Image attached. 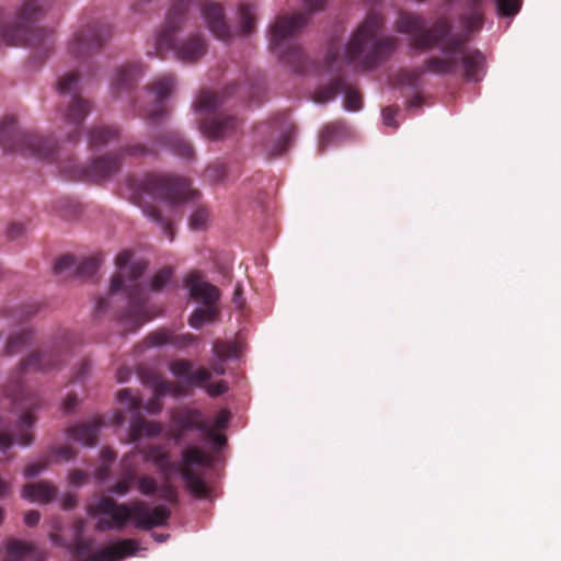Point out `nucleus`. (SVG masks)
Wrapping results in <instances>:
<instances>
[{"mask_svg":"<svg viewBox=\"0 0 561 561\" xmlns=\"http://www.w3.org/2000/svg\"><path fill=\"white\" fill-rule=\"evenodd\" d=\"M175 84V78L171 75H164L153 80L147 87V93L152 99V104L144 107L140 116L150 122H158L167 114L164 101L171 94Z\"/></svg>","mask_w":561,"mask_h":561,"instance_id":"nucleus-18","label":"nucleus"},{"mask_svg":"<svg viewBox=\"0 0 561 561\" xmlns=\"http://www.w3.org/2000/svg\"><path fill=\"white\" fill-rule=\"evenodd\" d=\"M35 547L26 541L11 539L7 543L8 561H36Z\"/></svg>","mask_w":561,"mask_h":561,"instance_id":"nucleus-28","label":"nucleus"},{"mask_svg":"<svg viewBox=\"0 0 561 561\" xmlns=\"http://www.w3.org/2000/svg\"><path fill=\"white\" fill-rule=\"evenodd\" d=\"M340 133V125L339 124H329L327 125L321 133V145H327L330 141H332L333 137Z\"/></svg>","mask_w":561,"mask_h":561,"instance_id":"nucleus-56","label":"nucleus"},{"mask_svg":"<svg viewBox=\"0 0 561 561\" xmlns=\"http://www.w3.org/2000/svg\"><path fill=\"white\" fill-rule=\"evenodd\" d=\"M79 72L70 71L57 82V90L62 96L60 114L66 124V136L69 141L79 139L81 126L91 112V103L78 94Z\"/></svg>","mask_w":561,"mask_h":561,"instance_id":"nucleus-12","label":"nucleus"},{"mask_svg":"<svg viewBox=\"0 0 561 561\" xmlns=\"http://www.w3.org/2000/svg\"><path fill=\"white\" fill-rule=\"evenodd\" d=\"M145 381L153 389V393L158 394V397L167 394L180 397L183 394L181 386L157 374H149Z\"/></svg>","mask_w":561,"mask_h":561,"instance_id":"nucleus-30","label":"nucleus"},{"mask_svg":"<svg viewBox=\"0 0 561 561\" xmlns=\"http://www.w3.org/2000/svg\"><path fill=\"white\" fill-rule=\"evenodd\" d=\"M230 421V412L227 410L219 411L214 417V430H224Z\"/></svg>","mask_w":561,"mask_h":561,"instance_id":"nucleus-62","label":"nucleus"},{"mask_svg":"<svg viewBox=\"0 0 561 561\" xmlns=\"http://www.w3.org/2000/svg\"><path fill=\"white\" fill-rule=\"evenodd\" d=\"M289 130H283L278 138L273 142V145L267 147L268 154L272 157L282 154L289 144Z\"/></svg>","mask_w":561,"mask_h":561,"instance_id":"nucleus-49","label":"nucleus"},{"mask_svg":"<svg viewBox=\"0 0 561 561\" xmlns=\"http://www.w3.org/2000/svg\"><path fill=\"white\" fill-rule=\"evenodd\" d=\"M172 334L173 332L168 329L153 331L147 335L145 344L149 347H157L167 344L172 345Z\"/></svg>","mask_w":561,"mask_h":561,"instance_id":"nucleus-38","label":"nucleus"},{"mask_svg":"<svg viewBox=\"0 0 561 561\" xmlns=\"http://www.w3.org/2000/svg\"><path fill=\"white\" fill-rule=\"evenodd\" d=\"M79 403L78 397L76 393H68L66 399L61 404V409L64 413H72Z\"/></svg>","mask_w":561,"mask_h":561,"instance_id":"nucleus-63","label":"nucleus"},{"mask_svg":"<svg viewBox=\"0 0 561 561\" xmlns=\"http://www.w3.org/2000/svg\"><path fill=\"white\" fill-rule=\"evenodd\" d=\"M138 186L149 195L172 203L192 199L197 195L187 180L169 174L148 173L139 181Z\"/></svg>","mask_w":561,"mask_h":561,"instance_id":"nucleus-14","label":"nucleus"},{"mask_svg":"<svg viewBox=\"0 0 561 561\" xmlns=\"http://www.w3.org/2000/svg\"><path fill=\"white\" fill-rule=\"evenodd\" d=\"M146 268L147 264L145 262H136L128 267V284H125L121 273L115 274L111 280L110 296L122 290L127 294L128 305L119 317V321L127 331H136L144 323L153 319V316L149 313L146 306L147 298L144 287L137 282Z\"/></svg>","mask_w":561,"mask_h":561,"instance_id":"nucleus-11","label":"nucleus"},{"mask_svg":"<svg viewBox=\"0 0 561 561\" xmlns=\"http://www.w3.org/2000/svg\"><path fill=\"white\" fill-rule=\"evenodd\" d=\"M309 19V13L297 12L278 16L270 27L272 51L297 73L307 71V57L301 47L293 43Z\"/></svg>","mask_w":561,"mask_h":561,"instance_id":"nucleus-10","label":"nucleus"},{"mask_svg":"<svg viewBox=\"0 0 561 561\" xmlns=\"http://www.w3.org/2000/svg\"><path fill=\"white\" fill-rule=\"evenodd\" d=\"M204 176L206 180L210 182H220L226 176V168L220 162L211 163L207 167V169L204 172Z\"/></svg>","mask_w":561,"mask_h":561,"instance_id":"nucleus-51","label":"nucleus"},{"mask_svg":"<svg viewBox=\"0 0 561 561\" xmlns=\"http://www.w3.org/2000/svg\"><path fill=\"white\" fill-rule=\"evenodd\" d=\"M218 316L216 306H205V308H197L188 319V324L194 329L202 328L207 322H213Z\"/></svg>","mask_w":561,"mask_h":561,"instance_id":"nucleus-34","label":"nucleus"},{"mask_svg":"<svg viewBox=\"0 0 561 561\" xmlns=\"http://www.w3.org/2000/svg\"><path fill=\"white\" fill-rule=\"evenodd\" d=\"M385 18L370 11L352 34L345 58L350 65L362 70H371L386 61L396 50L397 38L382 34Z\"/></svg>","mask_w":561,"mask_h":561,"instance_id":"nucleus-3","label":"nucleus"},{"mask_svg":"<svg viewBox=\"0 0 561 561\" xmlns=\"http://www.w3.org/2000/svg\"><path fill=\"white\" fill-rule=\"evenodd\" d=\"M136 481V473L134 469H129L125 472L123 479H121L117 483H115L111 489L110 492L118 494V495H125L129 492L131 485Z\"/></svg>","mask_w":561,"mask_h":561,"instance_id":"nucleus-40","label":"nucleus"},{"mask_svg":"<svg viewBox=\"0 0 561 561\" xmlns=\"http://www.w3.org/2000/svg\"><path fill=\"white\" fill-rule=\"evenodd\" d=\"M242 119L228 114H213L202 119L201 131L208 138L221 139L237 134Z\"/></svg>","mask_w":561,"mask_h":561,"instance_id":"nucleus-19","label":"nucleus"},{"mask_svg":"<svg viewBox=\"0 0 561 561\" xmlns=\"http://www.w3.org/2000/svg\"><path fill=\"white\" fill-rule=\"evenodd\" d=\"M213 352L216 358L220 359V362H225L238 356V346L236 343H227L218 340L213 344Z\"/></svg>","mask_w":561,"mask_h":561,"instance_id":"nucleus-37","label":"nucleus"},{"mask_svg":"<svg viewBox=\"0 0 561 561\" xmlns=\"http://www.w3.org/2000/svg\"><path fill=\"white\" fill-rule=\"evenodd\" d=\"M399 33L411 36L412 46L427 50L439 47L444 57L433 56L425 60L417 75L432 72L435 75H454L460 71L467 81L479 82L485 73V57L479 49H468L467 34L450 35L451 23L445 18H438L432 27H426V21L416 13L401 12L396 22Z\"/></svg>","mask_w":561,"mask_h":561,"instance_id":"nucleus-1","label":"nucleus"},{"mask_svg":"<svg viewBox=\"0 0 561 561\" xmlns=\"http://www.w3.org/2000/svg\"><path fill=\"white\" fill-rule=\"evenodd\" d=\"M146 215L151 218L153 221L161 225L164 233L170 238V240H173V232H172V225L171 222L164 220L161 211L154 207L147 208L145 210Z\"/></svg>","mask_w":561,"mask_h":561,"instance_id":"nucleus-50","label":"nucleus"},{"mask_svg":"<svg viewBox=\"0 0 561 561\" xmlns=\"http://www.w3.org/2000/svg\"><path fill=\"white\" fill-rule=\"evenodd\" d=\"M497 13L503 16H514L520 9V0H495Z\"/></svg>","mask_w":561,"mask_h":561,"instance_id":"nucleus-45","label":"nucleus"},{"mask_svg":"<svg viewBox=\"0 0 561 561\" xmlns=\"http://www.w3.org/2000/svg\"><path fill=\"white\" fill-rule=\"evenodd\" d=\"M70 350V339L67 332L53 340L41 351L31 353L19 365V374L48 371L58 368L66 359Z\"/></svg>","mask_w":561,"mask_h":561,"instance_id":"nucleus-15","label":"nucleus"},{"mask_svg":"<svg viewBox=\"0 0 561 561\" xmlns=\"http://www.w3.org/2000/svg\"><path fill=\"white\" fill-rule=\"evenodd\" d=\"M184 282L191 297L205 306H215L220 298L219 289L196 272L190 273Z\"/></svg>","mask_w":561,"mask_h":561,"instance_id":"nucleus-22","label":"nucleus"},{"mask_svg":"<svg viewBox=\"0 0 561 561\" xmlns=\"http://www.w3.org/2000/svg\"><path fill=\"white\" fill-rule=\"evenodd\" d=\"M93 540L77 536L73 539L75 553L87 561H121L126 557L134 556L138 546L134 539H122L104 549L93 551Z\"/></svg>","mask_w":561,"mask_h":561,"instance_id":"nucleus-16","label":"nucleus"},{"mask_svg":"<svg viewBox=\"0 0 561 561\" xmlns=\"http://www.w3.org/2000/svg\"><path fill=\"white\" fill-rule=\"evenodd\" d=\"M47 457L50 459V462L68 461L76 457V450L71 446L51 448Z\"/></svg>","mask_w":561,"mask_h":561,"instance_id":"nucleus-47","label":"nucleus"},{"mask_svg":"<svg viewBox=\"0 0 561 561\" xmlns=\"http://www.w3.org/2000/svg\"><path fill=\"white\" fill-rule=\"evenodd\" d=\"M0 146L7 151L43 160L50 159L57 148L56 142L48 137L21 131L14 117H7L0 122Z\"/></svg>","mask_w":561,"mask_h":561,"instance_id":"nucleus-13","label":"nucleus"},{"mask_svg":"<svg viewBox=\"0 0 561 561\" xmlns=\"http://www.w3.org/2000/svg\"><path fill=\"white\" fill-rule=\"evenodd\" d=\"M169 368L175 377L184 379L191 386L203 387L211 377L210 371L205 367L193 371V363L188 359H175Z\"/></svg>","mask_w":561,"mask_h":561,"instance_id":"nucleus-23","label":"nucleus"},{"mask_svg":"<svg viewBox=\"0 0 561 561\" xmlns=\"http://www.w3.org/2000/svg\"><path fill=\"white\" fill-rule=\"evenodd\" d=\"M198 0H173L165 21L153 39V51L148 55L164 58L172 51L175 59L187 65L198 62L207 53L206 38L198 32L178 38V33L183 28L188 9Z\"/></svg>","mask_w":561,"mask_h":561,"instance_id":"nucleus-2","label":"nucleus"},{"mask_svg":"<svg viewBox=\"0 0 561 561\" xmlns=\"http://www.w3.org/2000/svg\"><path fill=\"white\" fill-rule=\"evenodd\" d=\"M159 497L171 504H176L179 494L176 488L171 483V479H163L161 486H158Z\"/></svg>","mask_w":561,"mask_h":561,"instance_id":"nucleus-43","label":"nucleus"},{"mask_svg":"<svg viewBox=\"0 0 561 561\" xmlns=\"http://www.w3.org/2000/svg\"><path fill=\"white\" fill-rule=\"evenodd\" d=\"M93 513L111 516V519L100 518L98 520L95 525L98 531L122 530L129 520H133L137 528L149 530L153 527L164 526L171 516V510L163 504L150 508L145 501L119 504L110 496L101 497L95 504Z\"/></svg>","mask_w":561,"mask_h":561,"instance_id":"nucleus-5","label":"nucleus"},{"mask_svg":"<svg viewBox=\"0 0 561 561\" xmlns=\"http://www.w3.org/2000/svg\"><path fill=\"white\" fill-rule=\"evenodd\" d=\"M147 461L161 473L162 479H172L180 474L187 491L195 497L204 499L208 495V488L204 479L193 470V466H203L207 462L205 451L195 446H188L181 453V461H173L170 453L161 446H151L140 450Z\"/></svg>","mask_w":561,"mask_h":561,"instance_id":"nucleus-8","label":"nucleus"},{"mask_svg":"<svg viewBox=\"0 0 561 561\" xmlns=\"http://www.w3.org/2000/svg\"><path fill=\"white\" fill-rule=\"evenodd\" d=\"M138 491L146 495L150 496L158 492V483L154 478L149 476H136V481Z\"/></svg>","mask_w":561,"mask_h":561,"instance_id":"nucleus-42","label":"nucleus"},{"mask_svg":"<svg viewBox=\"0 0 561 561\" xmlns=\"http://www.w3.org/2000/svg\"><path fill=\"white\" fill-rule=\"evenodd\" d=\"M208 218V211L205 208H199L193 213L190 218V226L192 229H203Z\"/></svg>","mask_w":561,"mask_h":561,"instance_id":"nucleus-55","label":"nucleus"},{"mask_svg":"<svg viewBox=\"0 0 561 561\" xmlns=\"http://www.w3.org/2000/svg\"><path fill=\"white\" fill-rule=\"evenodd\" d=\"M461 22L466 32L479 31L483 25V11L479 8L470 9L468 14L461 16Z\"/></svg>","mask_w":561,"mask_h":561,"instance_id":"nucleus-36","label":"nucleus"},{"mask_svg":"<svg viewBox=\"0 0 561 561\" xmlns=\"http://www.w3.org/2000/svg\"><path fill=\"white\" fill-rule=\"evenodd\" d=\"M22 495L31 502L49 503L56 497L57 489L47 481H41L25 485Z\"/></svg>","mask_w":561,"mask_h":561,"instance_id":"nucleus-27","label":"nucleus"},{"mask_svg":"<svg viewBox=\"0 0 561 561\" xmlns=\"http://www.w3.org/2000/svg\"><path fill=\"white\" fill-rule=\"evenodd\" d=\"M173 270L171 267H163L156 273L152 277L150 287L154 291L161 290L172 278Z\"/></svg>","mask_w":561,"mask_h":561,"instance_id":"nucleus-46","label":"nucleus"},{"mask_svg":"<svg viewBox=\"0 0 561 561\" xmlns=\"http://www.w3.org/2000/svg\"><path fill=\"white\" fill-rule=\"evenodd\" d=\"M76 260L71 255L61 256L54 265V272L57 275H61L66 272L72 273L76 272Z\"/></svg>","mask_w":561,"mask_h":561,"instance_id":"nucleus-52","label":"nucleus"},{"mask_svg":"<svg viewBox=\"0 0 561 561\" xmlns=\"http://www.w3.org/2000/svg\"><path fill=\"white\" fill-rule=\"evenodd\" d=\"M197 336L192 333L172 334V345L179 350H183L194 344Z\"/></svg>","mask_w":561,"mask_h":561,"instance_id":"nucleus-53","label":"nucleus"},{"mask_svg":"<svg viewBox=\"0 0 561 561\" xmlns=\"http://www.w3.org/2000/svg\"><path fill=\"white\" fill-rule=\"evenodd\" d=\"M340 59V51L337 48L330 47L328 50L325 57H324V68L327 71H331L334 67V65Z\"/></svg>","mask_w":561,"mask_h":561,"instance_id":"nucleus-61","label":"nucleus"},{"mask_svg":"<svg viewBox=\"0 0 561 561\" xmlns=\"http://www.w3.org/2000/svg\"><path fill=\"white\" fill-rule=\"evenodd\" d=\"M224 104V96L213 93L207 90L201 91L195 103L194 108L196 112H206L208 114L215 112Z\"/></svg>","mask_w":561,"mask_h":561,"instance_id":"nucleus-32","label":"nucleus"},{"mask_svg":"<svg viewBox=\"0 0 561 561\" xmlns=\"http://www.w3.org/2000/svg\"><path fill=\"white\" fill-rule=\"evenodd\" d=\"M100 260L98 257L84 259L76 267V273L82 277H92L99 270Z\"/></svg>","mask_w":561,"mask_h":561,"instance_id":"nucleus-41","label":"nucleus"},{"mask_svg":"<svg viewBox=\"0 0 561 561\" xmlns=\"http://www.w3.org/2000/svg\"><path fill=\"white\" fill-rule=\"evenodd\" d=\"M36 312V308L33 306H21L19 308L10 310L5 318L10 320L12 324H18L22 320L33 316Z\"/></svg>","mask_w":561,"mask_h":561,"instance_id":"nucleus-44","label":"nucleus"},{"mask_svg":"<svg viewBox=\"0 0 561 561\" xmlns=\"http://www.w3.org/2000/svg\"><path fill=\"white\" fill-rule=\"evenodd\" d=\"M197 430L203 433L207 430V421L203 420L202 412L197 410H185L172 416L171 436L179 443L186 432Z\"/></svg>","mask_w":561,"mask_h":561,"instance_id":"nucleus-21","label":"nucleus"},{"mask_svg":"<svg viewBox=\"0 0 561 561\" xmlns=\"http://www.w3.org/2000/svg\"><path fill=\"white\" fill-rule=\"evenodd\" d=\"M345 89V79L342 77L335 78L329 84L320 87L313 94L316 103H327L333 100L342 90Z\"/></svg>","mask_w":561,"mask_h":561,"instance_id":"nucleus-33","label":"nucleus"},{"mask_svg":"<svg viewBox=\"0 0 561 561\" xmlns=\"http://www.w3.org/2000/svg\"><path fill=\"white\" fill-rule=\"evenodd\" d=\"M7 396L10 398L13 411L18 414V423L11 428L10 422L0 416V450L7 451L14 439L21 446H28L34 440V435L28 432L36 423L34 412L39 408V398L22 385L20 380L9 387Z\"/></svg>","mask_w":561,"mask_h":561,"instance_id":"nucleus-9","label":"nucleus"},{"mask_svg":"<svg viewBox=\"0 0 561 561\" xmlns=\"http://www.w3.org/2000/svg\"><path fill=\"white\" fill-rule=\"evenodd\" d=\"M157 148H165L175 156L181 158L191 159L194 156L192 145L186 141L176 131H167L159 135L154 144L148 147L144 144L128 145L117 152L106 153L98 157L83 170L85 178L92 181H102L121 170L123 158L130 157H145L157 152Z\"/></svg>","mask_w":561,"mask_h":561,"instance_id":"nucleus-6","label":"nucleus"},{"mask_svg":"<svg viewBox=\"0 0 561 561\" xmlns=\"http://www.w3.org/2000/svg\"><path fill=\"white\" fill-rule=\"evenodd\" d=\"M162 409L161 397L153 394V398L147 402L146 410L150 413H157Z\"/></svg>","mask_w":561,"mask_h":561,"instance_id":"nucleus-64","label":"nucleus"},{"mask_svg":"<svg viewBox=\"0 0 561 561\" xmlns=\"http://www.w3.org/2000/svg\"><path fill=\"white\" fill-rule=\"evenodd\" d=\"M161 433V426L153 422L147 421L142 416L135 417L130 423L129 438L130 442H137L141 437H154Z\"/></svg>","mask_w":561,"mask_h":561,"instance_id":"nucleus-29","label":"nucleus"},{"mask_svg":"<svg viewBox=\"0 0 561 561\" xmlns=\"http://www.w3.org/2000/svg\"><path fill=\"white\" fill-rule=\"evenodd\" d=\"M398 113V107L388 106L382 110V119L385 125L397 128L398 123L396 122V115Z\"/></svg>","mask_w":561,"mask_h":561,"instance_id":"nucleus-59","label":"nucleus"},{"mask_svg":"<svg viewBox=\"0 0 561 561\" xmlns=\"http://www.w3.org/2000/svg\"><path fill=\"white\" fill-rule=\"evenodd\" d=\"M345 94L344 106L348 111H358L362 108V95L345 80V89L342 90Z\"/></svg>","mask_w":561,"mask_h":561,"instance_id":"nucleus-39","label":"nucleus"},{"mask_svg":"<svg viewBox=\"0 0 561 561\" xmlns=\"http://www.w3.org/2000/svg\"><path fill=\"white\" fill-rule=\"evenodd\" d=\"M147 461L161 473L162 479H172L180 474L187 491L195 497L204 499L208 495V488L204 479L193 470V466H203L207 462L205 451L195 446H188L181 453V461H173L170 453L161 446H151L140 450Z\"/></svg>","mask_w":561,"mask_h":561,"instance_id":"nucleus-7","label":"nucleus"},{"mask_svg":"<svg viewBox=\"0 0 561 561\" xmlns=\"http://www.w3.org/2000/svg\"><path fill=\"white\" fill-rule=\"evenodd\" d=\"M34 341V333L30 329H22L21 331L13 333L9 336L5 346L4 353L8 356H13L21 353L27 346H30Z\"/></svg>","mask_w":561,"mask_h":561,"instance_id":"nucleus-31","label":"nucleus"},{"mask_svg":"<svg viewBox=\"0 0 561 561\" xmlns=\"http://www.w3.org/2000/svg\"><path fill=\"white\" fill-rule=\"evenodd\" d=\"M255 8L252 4L243 3L239 7V19L241 33L245 36L254 31L255 26Z\"/></svg>","mask_w":561,"mask_h":561,"instance_id":"nucleus-35","label":"nucleus"},{"mask_svg":"<svg viewBox=\"0 0 561 561\" xmlns=\"http://www.w3.org/2000/svg\"><path fill=\"white\" fill-rule=\"evenodd\" d=\"M50 463V459L45 456L39 461L25 467L24 474L26 478H33L44 471Z\"/></svg>","mask_w":561,"mask_h":561,"instance_id":"nucleus-54","label":"nucleus"},{"mask_svg":"<svg viewBox=\"0 0 561 561\" xmlns=\"http://www.w3.org/2000/svg\"><path fill=\"white\" fill-rule=\"evenodd\" d=\"M201 14L208 30L220 41H229L232 37L224 9L217 2H206L201 7Z\"/></svg>","mask_w":561,"mask_h":561,"instance_id":"nucleus-20","label":"nucleus"},{"mask_svg":"<svg viewBox=\"0 0 561 561\" xmlns=\"http://www.w3.org/2000/svg\"><path fill=\"white\" fill-rule=\"evenodd\" d=\"M50 7L51 0H24L12 22H5L0 10V43L32 47L38 54L50 51L54 46L53 32L37 26Z\"/></svg>","mask_w":561,"mask_h":561,"instance_id":"nucleus-4","label":"nucleus"},{"mask_svg":"<svg viewBox=\"0 0 561 561\" xmlns=\"http://www.w3.org/2000/svg\"><path fill=\"white\" fill-rule=\"evenodd\" d=\"M103 425L102 419L96 417L68 428V436L88 447L98 443L99 432Z\"/></svg>","mask_w":561,"mask_h":561,"instance_id":"nucleus-24","label":"nucleus"},{"mask_svg":"<svg viewBox=\"0 0 561 561\" xmlns=\"http://www.w3.org/2000/svg\"><path fill=\"white\" fill-rule=\"evenodd\" d=\"M117 400L126 404L129 410H139L141 400L130 389H122L117 392Z\"/></svg>","mask_w":561,"mask_h":561,"instance_id":"nucleus-48","label":"nucleus"},{"mask_svg":"<svg viewBox=\"0 0 561 561\" xmlns=\"http://www.w3.org/2000/svg\"><path fill=\"white\" fill-rule=\"evenodd\" d=\"M142 68L139 62H129L123 65L116 72V76L112 82V89L117 95L122 91L130 90L140 78Z\"/></svg>","mask_w":561,"mask_h":561,"instance_id":"nucleus-25","label":"nucleus"},{"mask_svg":"<svg viewBox=\"0 0 561 561\" xmlns=\"http://www.w3.org/2000/svg\"><path fill=\"white\" fill-rule=\"evenodd\" d=\"M88 480V474L79 469L71 470L68 474V482L73 486H80Z\"/></svg>","mask_w":561,"mask_h":561,"instance_id":"nucleus-58","label":"nucleus"},{"mask_svg":"<svg viewBox=\"0 0 561 561\" xmlns=\"http://www.w3.org/2000/svg\"><path fill=\"white\" fill-rule=\"evenodd\" d=\"M119 131L114 126H93L88 134L89 147L101 150L108 144L118 140Z\"/></svg>","mask_w":561,"mask_h":561,"instance_id":"nucleus-26","label":"nucleus"},{"mask_svg":"<svg viewBox=\"0 0 561 561\" xmlns=\"http://www.w3.org/2000/svg\"><path fill=\"white\" fill-rule=\"evenodd\" d=\"M203 434L219 447L226 444V436L217 433V431L209 425V422H207V430H204Z\"/></svg>","mask_w":561,"mask_h":561,"instance_id":"nucleus-60","label":"nucleus"},{"mask_svg":"<svg viewBox=\"0 0 561 561\" xmlns=\"http://www.w3.org/2000/svg\"><path fill=\"white\" fill-rule=\"evenodd\" d=\"M108 31L99 23L78 30L68 45V53L76 59L85 58L101 49Z\"/></svg>","mask_w":561,"mask_h":561,"instance_id":"nucleus-17","label":"nucleus"},{"mask_svg":"<svg viewBox=\"0 0 561 561\" xmlns=\"http://www.w3.org/2000/svg\"><path fill=\"white\" fill-rule=\"evenodd\" d=\"M205 389L211 397H218L228 391V385L226 381L220 380L218 382L207 383L205 385Z\"/></svg>","mask_w":561,"mask_h":561,"instance_id":"nucleus-57","label":"nucleus"}]
</instances>
